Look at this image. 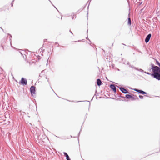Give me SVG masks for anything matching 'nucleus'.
I'll return each instance as SVG.
<instances>
[{
    "mask_svg": "<svg viewBox=\"0 0 160 160\" xmlns=\"http://www.w3.org/2000/svg\"><path fill=\"white\" fill-rule=\"evenodd\" d=\"M35 87L34 86H32L30 88V91L32 95L34 94L35 92Z\"/></svg>",
    "mask_w": 160,
    "mask_h": 160,
    "instance_id": "3",
    "label": "nucleus"
},
{
    "mask_svg": "<svg viewBox=\"0 0 160 160\" xmlns=\"http://www.w3.org/2000/svg\"><path fill=\"white\" fill-rule=\"evenodd\" d=\"M139 97L140 98L142 99L143 98V96L142 95H139Z\"/></svg>",
    "mask_w": 160,
    "mask_h": 160,
    "instance_id": "12",
    "label": "nucleus"
},
{
    "mask_svg": "<svg viewBox=\"0 0 160 160\" xmlns=\"http://www.w3.org/2000/svg\"><path fill=\"white\" fill-rule=\"evenodd\" d=\"M128 24L129 25H130L131 24V19L130 18H128Z\"/></svg>",
    "mask_w": 160,
    "mask_h": 160,
    "instance_id": "11",
    "label": "nucleus"
},
{
    "mask_svg": "<svg viewBox=\"0 0 160 160\" xmlns=\"http://www.w3.org/2000/svg\"><path fill=\"white\" fill-rule=\"evenodd\" d=\"M21 84L23 85L24 84L26 85L27 84V80L23 78H22L21 79Z\"/></svg>",
    "mask_w": 160,
    "mask_h": 160,
    "instance_id": "5",
    "label": "nucleus"
},
{
    "mask_svg": "<svg viewBox=\"0 0 160 160\" xmlns=\"http://www.w3.org/2000/svg\"><path fill=\"white\" fill-rule=\"evenodd\" d=\"M74 16L75 18H76V15H74Z\"/></svg>",
    "mask_w": 160,
    "mask_h": 160,
    "instance_id": "14",
    "label": "nucleus"
},
{
    "mask_svg": "<svg viewBox=\"0 0 160 160\" xmlns=\"http://www.w3.org/2000/svg\"><path fill=\"white\" fill-rule=\"evenodd\" d=\"M63 153L64 154V155H65V156L66 157L67 159L70 158L66 152H64Z\"/></svg>",
    "mask_w": 160,
    "mask_h": 160,
    "instance_id": "10",
    "label": "nucleus"
},
{
    "mask_svg": "<svg viewBox=\"0 0 160 160\" xmlns=\"http://www.w3.org/2000/svg\"><path fill=\"white\" fill-rule=\"evenodd\" d=\"M134 90L138 92H139L140 93H141V94H146V92L143 91H142V90H138V89H134Z\"/></svg>",
    "mask_w": 160,
    "mask_h": 160,
    "instance_id": "7",
    "label": "nucleus"
},
{
    "mask_svg": "<svg viewBox=\"0 0 160 160\" xmlns=\"http://www.w3.org/2000/svg\"><path fill=\"white\" fill-rule=\"evenodd\" d=\"M67 160H71L70 159V158H68V159H67Z\"/></svg>",
    "mask_w": 160,
    "mask_h": 160,
    "instance_id": "13",
    "label": "nucleus"
},
{
    "mask_svg": "<svg viewBox=\"0 0 160 160\" xmlns=\"http://www.w3.org/2000/svg\"><path fill=\"white\" fill-rule=\"evenodd\" d=\"M111 88L113 90L114 92L116 91V88L114 85H111L110 86Z\"/></svg>",
    "mask_w": 160,
    "mask_h": 160,
    "instance_id": "8",
    "label": "nucleus"
},
{
    "mask_svg": "<svg viewBox=\"0 0 160 160\" xmlns=\"http://www.w3.org/2000/svg\"><path fill=\"white\" fill-rule=\"evenodd\" d=\"M151 34H149L147 36V37L145 39V42L146 43H148L149 42L150 38H151Z\"/></svg>",
    "mask_w": 160,
    "mask_h": 160,
    "instance_id": "4",
    "label": "nucleus"
},
{
    "mask_svg": "<svg viewBox=\"0 0 160 160\" xmlns=\"http://www.w3.org/2000/svg\"><path fill=\"white\" fill-rule=\"evenodd\" d=\"M157 63L160 67V63L157 61ZM152 72L154 77L157 79L160 80V68L157 66L154 67L152 68Z\"/></svg>",
    "mask_w": 160,
    "mask_h": 160,
    "instance_id": "1",
    "label": "nucleus"
},
{
    "mask_svg": "<svg viewBox=\"0 0 160 160\" xmlns=\"http://www.w3.org/2000/svg\"><path fill=\"white\" fill-rule=\"evenodd\" d=\"M125 97L127 98L131 99L132 100H135L136 99V96L135 97H134V96L133 95V96H132L129 94H126L125 95Z\"/></svg>",
    "mask_w": 160,
    "mask_h": 160,
    "instance_id": "2",
    "label": "nucleus"
},
{
    "mask_svg": "<svg viewBox=\"0 0 160 160\" xmlns=\"http://www.w3.org/2000/svg\"><path fill=\"white\" fill-rule=\"evenodd\" d=\"M12 6H13V5H12Z\"/></svg>",
    "mask_w": 160,
    "mask_h": 160,
    "instance_id": "15",
    "label": "nucleus"
},
{
    "mask_svg": "<svg viewBox=\"0 0 160 160\" xmlns=\"http://www.w3.org/2000/svg\"><path fill=\"white\" fill-rule=\"evenodd\" d=\"M97 83L98 86H100L102 84L101 80L99 79H97Z\"/></svg>",
    "mask_w": 160,
    "mask_h": 160,
    "instance_id": "9",
    "label": "nucleus"
},
{
    "mask_svg": "<svg viewBox=\"0 0 160 160\" xmlns=\"http://www.w3.org/2000/svg\"><path fill=\"white\" fill-rule=\"evenodd\" d=\"M120 90L124 93H128V92L127 91V90L123 88H120Z\"/></svg>",
    "mask_w": 160,
    "mask_h": 160,
    "instance_id": "6",
    "label": "nucleus"
}]
</instances>
